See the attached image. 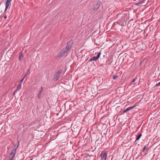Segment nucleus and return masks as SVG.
I'll return each instance as SVG.
<instances>
[{
  "label": "nucleus",
  "mask_w": 160,
  "mask_h": 160,
  "mask_svg": "<svg viewBox=\"0 0 160 160\" xmlns=\"http://www.w3.org/2000/svg\"><path fill=\"white\" fill-rule=\"evenodd\" d=\"M12 0H7L6 2V8L5 9V11H6L8 8L9 5L10 3V2Z\"/></svg>",
  "instance_id": "423d86ee"
},
{
  "label": "nucleus",
  "mask_w": 160,
  "mask_h": 160,
  "mask_svg": "<svg viewBox=\"0 0 160 160\" xmlns=\"http://www.w3.org/2000/svg\"><path fill=\"white\" fill-rule=\"evenodd\" d=\"M129 111L128 110V108H127L126 109L124 110L123 111V113H125V112H127V111Z\"/></svg>",
  "instance_id": "f3484780"
},
{
  "label": "nucleus",
  "mask_w": 160,
  "mask_h": 160,
  "mask_svg": "<svg viewBox=\"0 0 160 160\" xmlns=\"http://www.w3.org/2000/svg\"><path fill=\"white\" fill-rule=\"evenodd\" d=\"M143 2V1H140L139 2H138L135 4V5L137 6H140L141 5V4Z\"/></svg>",
  "instance_id": "ddd939ff"
},
{
  "label": "nucleus",
  "mask_w": 160,
  "mask_h": 160,
  "mask_svg": "<svg viewBox=\"0 0 160 160\" xmlns=\"http://www.w3.org/2000/svg\"><path fill=\"white\" fill-rule=\"evenodd\" d=\"M144 151V150L142 151V152H143Z\"/></svg>",
  "instance_id": "393cba45"
},
{
  "label": "nucleus",
  "mask_w": 160,
  "mask_h": 160,
  "mask_svg": "<svg viewBox=\"0 0 160 160\" xmlns=\"http://www.w3.org/2000/svg\"><path fill=\"white\" fill-rule=\"evenodd\" d=\"M25 77H24V78L22 79L21 80V81H20V83H22V82H23L24 78Z\"/></svg>",
  "instance_id": "aec40b11"
},
{
  "label": "nucleus",
  "mask_w": 160,
  "mask_h": 160,
  "mask_svg": "<svg viewBox=\"0 0 160 160\" xmlns=\"http://www.w3.org/2000/svg\"><path fill=\"white\" fill-rule=\"evenodd\" d=\"M21 84L19 83L18 85V87H17L16 90H17L18 91V90L21 88Z\"/></svg>",
  "instance_id": "2eb2a0df"
},
{
  "label": "nucleus",
  "mask_w": 160,
  "mask_h": 160,
  "mask_svg": "<svg viewBox=\"0 0 160 160\" xmlns=\"http://www.w3.org/2000/svg\"><path fill=\"white\" fill-rule=\"evenodd\" d=\"M30 68L28 69V72L24 76V77H26L27 76L28 74H29L30 72Z\"/></svg>",
  "instance_id": "4468645a"
},
{
  "label": "nucleus",
  "mask_w": 160,
  "mask_h": 160,
  "mask_svg": "<svg viewBox=\"0 0 160 160\" xmlns=\"http://www.w3.org/2000/svg\"><path fill=\"white\" fill-rule=\"evenodd\" d=\"M71 43H68L66 48L68 50H69L71 48Z\"/></svg>",
  "instance_id": "9b49d317"
},
{
  "label": "nucleus",
  "mask_w": 160,
  "mask_h": 160,
  "mask_svg": "<svg viewBox=\"0 0 160 160\" xmlns=\"http://www.w3.org/2000/svg\"><path fill=\"white\" fill-rule=\"evenodd\" d=\"M33 158H32L30 160H32Z\"/></svg>",
  "instance_id": "b1692460"
},
{
  "label": "nucleus",
  "mask_w": 160,
  "mask_h": 160,
  "mask_svg": "<svg viewBox=\"0 0 160 160\" xmlns=\"http://www.w3.org/2000/svg\"><path fill=\"white\" fill-rule=\"evenodd\" d=\"M43 88L42 87H41V89H40V90L38 92V98H40L41 97L42 94V92L43 91Z\"/></svg>",
  "instance_id": "0eeeda50"
},
{
  "label": "nucleus",
  "mask_w": 160,
  "mask_h": 160,
  "mask_svg": "<svg viewBox=\"0 0 160 160\" xmlns=\"http://www.w3.org/2000/svg\"><path fill=\"white\" fill-rule=\"evenodd\" d=\"M23 58V56L22 54V52H21L19 53V60L20 61H22V59Z\"/></svg>",
  "instance_id": "9d476101"
},
{
  "label": "nucleus",
  "mask_w": 160,
  "mask_h": 160,
  "mask_svg": "<svg viewBox=\"0 0 160 160\" xmlns=\"http://www.w3.org/2000/svg\"><path fill=\"white\" fill-rule=\"evenodd\" d=\"M136 81V79H133V81H132V82L130 84V85H132V84H133H133H134L135 83H134Z\"/></svg>",
  "instance_id": "dca6fc26"
},
{
  "label": "nucleus",
  "mask_w": 160,
  "mask_h": 160,
  "mask_svg": "<svg viewBox=\"0 0 160 160\" xmlns=\"http://www.w3.org/2000/svg\"><path fill=\"white\" fill-rule=\"evenodd\" d=\"M61 72H62L60 70V71H58L55 74L54 76V79L55 80H57L59 79L60 74L61 73Z\"/></svg>",
  "instance_id": "f03ea898"
},
{
  "label": "nucleus",
  "mask_w": 160,
  "mask_h": 160,
  "mask_svg": "<svg viewBox=\"0 0 160 160\" xmlns=\"http://www.w3.org/2000/svg\"><path fill=\"white\" fill-rule=\"evenodd\" d=\"M147 149V148L146 147V146H145L144 147V148L143 149V150H145V149Z\"/></svg>",
  "instance_id": "4be33fe9"
},
{
  "label": "nucleus",
  "mask_w": 160,
  "mask_h": 160,
  "mask_svg": "<svg viewBox=\"0 0 160 160\" xmlns=\"http://www.w3.org/2000/svg\"><path fill=\"white\" fill-rule=\"evenodd\" d=\"M101 156L102 158L106 159L107 158V153L105 152V151H103L101 154Z\"/></svg>",
  "instance_id": "7ed1b4c3"
},
{
  "label": "nucleus",
  "mask_w": 160,
  "mask_h": 160,
  "mask_svg": "<svg viewBox=\"0 0 160 160\" xmlns=\"http://www.w3.org/2000/svg\"><path fill=\"white\" fill-rule=\"evenodd\" d=\"M68 50H69L65 47L62 50L61 53L63 54H64L67 52Z\"/></svg>",
  "instance_id": "6e6552de"
},
{
  "label": "nucleus",
  "mask_w": 160,
  "mask_h": 160,
  "mask_svg": "<svg viewBox=\"0 0 160 160\" xmlns=\"http://www.w3.org/2000/svg\"><path fill=\"white\" fill-rule=\"evenodd\" d=\"M4 18L5 19H6L7 18V16H5L4 17Z\"/></svg>",
  "instance_id": "5701e85b"
},
{
  "label": "nucleus",
  "mask_w": 160,
  "mask_h": 160,
  "mask_svg": "<svg viewBox=\"0 0 160 160\" xmlns=\"http://www.w3.org/2000/svg\"><path fill=\"white\" fill-rule=\"evenodd\" d=\"M18 91L16 89L14 92L13 93V95H14L15 93L17 92Z\"/></svg>",
  "instance_id": "6ab92c4d"
},
{
  "label": "nucleus",
  "mask_w": 160,
  "mask_h": 160,
  "mask_svg": "<svg viewBox=\"0 0 160 160\" xmlns=\"http://www.w3.org/2000/svg\"><path fill=\"white\" fill-rule=\"evenodd\" d=\"M138 103H136L133 106L128 108V110L129 111L136 107L137 106H138Z\"/></svg>",
  "instance_id": "1a4fd4ad"
},
{
  "label": "nucleus",
  "mask_w": 160,
  "mask_h": 160,
  "mask_svg": "<svg viewBox=\"0 0 160 160\" xmlns=\"http://www.w3.org/2000/svg\"><path fill=\"white\" fill-rule=\"evenodd\" d=\"M16 152L15 151H12L11 153L9 158V160H13V158L15 156Z\"/></svg>",
  "instance_id": "20e7f679"
},
{
  "label": "nucleus",
  "mask_w": 160,
  "mask_h": 160,
  "mask_svg": "<svg viewBox=\"0 0 160 160\" xmlns=\"http://www.w3.org/2000/svg\"><path fill=\"white\" fill-rule=\"evenodd\" d=\"M142 136V134H140L137 137L135 141V142H136Z\"/></svg>",
  "instance_id": "f8f14e48"
},
{
  "label": "nucleus",
  "mask_w": 160,
  "mask_h": 160,
  "mask_svg": "<svg viewBox=\"0 0 160 160\" xmlns=\"http://www.w3.org/2000/svg\"><path fill=\"white\" fill-rule=\"evenodd\" d=\"M118 77V76H115L113 77V79H116Z\"/></svg>",
  "instance_id": "a211bd4d"
},
{
  "label": "nucleus",
  "mask_w": 160,
  "mask_h": 160,
  "mask_svg": "<svg viewBox=\"0 0 160 160\" xmlns=\"http://www.w3.org/2000/svg\"><path fill=\"white\" fill-rule=\"evenodd\" d=\"M101 54V53L100 52L98 53V55L97 56H94L90 58L89 60V62H92L100 58Z\"/></svg>",
  "instance_id": "f257e3e1"
},
{
  "label": "nucleus",
  "mask_w": 160,
  "mask_h": 160,
  "mask_svg": "<svg viewBox=\"0 0 160 160\" xmlns=\"http://www.w3.org/2000/svg\"><path fill=\"white\" fill-rule=\"evenodd\" d=\"M160 85V82L156 85V86H159Z\"/></svg>",
  "instance_id": "412c9836"
},
{
  "label": "nucleus",
  "mask_w": 160,
  "mask_h": 160,
  "mask_svg": "<svg viewBox=\"0 0 160 160\" xmlns=\"http://www.w3.org/2000/svg\"><path fill=\"white\" fill-rule=\"evenodd\" d=\"M100 4V2H98L94 6L93 8V9L94 10H97L99 7Z\"/></svg>",
  "instance_id": "39448f33"
}]
</instances>
